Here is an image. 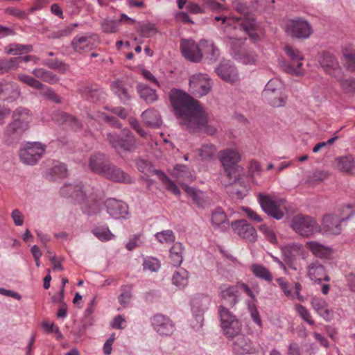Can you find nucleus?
Segmentation results:
<instances>
[{
	"mask_svg": "<svg viewBox=\"0 0 355 355\" xmlns=\"http://www.w3.org/2000/svg\"><path fill=\"white\" fill-rule=\"evenodd\" d=\"M168 96L176 116L182 119L180 125L185 130L209 135L216 133V129L208 124L207 114L199 101L180 89H171Z\"/></svg>",
	"mask_w": 355,
	"mask_h": 355,
	"instance_id": "nucleus-1",
	"label": "nucleus"
},
{
	"mask_svg": "<svg viewBox=\"0 0 355 355\" xmlns=\"http://www.w3.org/2000/svg\"><path fill=\"white\" fill-rule=\"evenodd\" d=\"M28 117V111L25 108L18 107L12 112V121L3 130L4 144L12 146L19 142L24 133L29 128Z\"/></svg>",
	"mask_w": 355,
	"mask_h": 355,
	"instance_id": "nucleus-2",
	"label": "nucleus"
},
{
	"mask_svg": "<svg viewBox=\"0 0 355 355\" xmlns=\"http://www.w3.org/2000/svg\"><path fill=\"white\" fill-rule=\"evenodd\" d=\"M106 140L119 154L120 150L125 153H135L139 146L136 137L128 129H123L121 135L109 132L106 135Z\"/></svg>",
	"mask_w": 355,
	"mask_h": 355,
	"instance_id": "nucleus-3",
	"label": "nucleus"
},
{
	"mask_svg": "<svg viewBox=\"0 0 355 355\" xmlns=\"http://www.w3.org/2000/svg\"><path fill=\"white\" fill-rule=\"evenodd\" d=\"M218 315L220 321V327L224 336L227 338L229 340L233 339L235 336L241 333L242 324L241 322L227 308L220 306Z\"/></svg>",
	"mask_w": 355,
	"mask_h": 355,
	"instance_id": "nucleus-4",
	"label": "nucleus"
},
{
	"mask_svg": "<svg viewBox=\"0 0 355 355\" xmlns=\"http://www.w3.org/2000/svg\"><path fill=\"white\" fill-rule=\"evenodd\" d=\"M219 159L226 177H236L241 174L243 168L238 165L241 155L237 150L230 148L221 150Z\"/></svg>",
	"mask_w": 355,
	"mask_h": 355,
	"instance_id": "nucleus-5",
	"label": "nucleus"
},
{
	"mask_svg": "<svg viewBox=\"0 0 355 355\" xmlns=\"http://www.w3.org/2000/svg\"><path fill=\"white\" fill-rule=\"evenodd\" d=\"M291 227L296 233L304 237L321 232L320 226L313 218L302 214L293 218Z\"/></svg>",
	"mask_w": 355,
	"mask_h": 355,
	"instance_id": "nucleus-6",
	"label": "nucleus"
},
{
	"mask_svg": "<svg viewBox=\"0 0 355 355\" xmlns=\"http://www.w3.org/2000/svg\"><path fill=\"white\" fill-rule=\"evenodd\" d=\"M229 180L224 181L226 192L234 200H241L248 194L249 188L241 174L236 177H227Z\"/></svg>",
	"mask_w": 355,
	"mask_h": 355,
	"instance_id": "nucleus-7",
	"label": "nucleus"
},
{
	"mask_svg": "<svg viewBox=\"0 0 355 355\" xmlns=\"http://www.w3.org/2000/svg\"><path fill=\"white\" fill-rule=\"evenodd\" d=\"M258 201L262 210L269 216L276 220L282 219L284 214L279 207L282 200H277L275 196L269 194L259 193Z\"/></svg>",
	"mask_w": 355,
	"mask_h": 355,
	"instance_id": "nucleus-8",
	"label": "nucleus"
},
{
	"mask_svg": "<svg viewBox=\"0 0 355 355\" xmlns=\"http://www.w3.org/2000/svg\"><path fill=\"white\" fill-rule=\"evenodd\" d=\"M282 83L275 78L270 79L263 90L265 97L273 107H282L286 103V96L282 93Z\"/></svg>",
	"mask_w": 355,
	"mask_h": 355,
	"instance_id": "nucleus-9",
	"label": "nucleus"
},
{
	"mask_svg": "<svg viewBox=\"0 0 355 355\" xmlns=\"http://www.w3.org/2000/svg\"><path fill=\"white\" fill-rule=\"evenodd\" d=\"M286 30L292 37L297 39H306L313 33L311 24L301 17H296L288 21Z\"/></svg>",
	"mask_w": 355,
	"mask_h": 355,
	"instance_id": "nucleus-10",
	"label": "nucleus"
},
{
	"mask_svg": "<svg viewBox=\"0 0 355 355\" xmlns=\"http://www.w3.org/2000/svg\"><path fill=\"white\" fill-rule=\"evenodd\" d=\"M45 146L40 142H28L26 146L20 150L19 157L27 165L36 164L45 151Z\"/></svg>",
	"mask_w": 355,
	"mask_h": 355,
	"instance_id": "nucleus-11",
	"label": "nucleus"
},
{
	"mask_svg": "<svg viewBox=\"0 0 355 355\" xmlns=\"http://www.w3.org/2000/svg\"><path fill=\"white\" fill-rule=\"evenodd\" d=\"M320 67L329 74L341 80L343 77L342 69L335 56L329 53L323 52L318 58Z\"/></svg>",
	"mask_w": 355,
	"mask_h": 355,
	"instance_id": "nucleus-12",
	"label": "nucleus"
},
{
	"mask_svg": "<svg viewBox=\"0 0 355 355\" xmlns=\"http://www.w3.org/2000/svg\"><path fill=\"white\" fill-rule=\"evenodd\" d=\"M182 55L187 60L193 62H199L202 60L200 43L196 44L191 39H182L180 44Z\"/></svg>",
	"mask_w": 355,
	"mask_h": 355,
	"instance_id": "nucleus-13",
	"label": "nucleus"
},
{
	"mask_svg": "<svg viewBox=\"0 0 355 355\" xmlns=\"http://www.w3.org/2000/svg\"><path fill=\"white\" fill-rule=\"evenodd\" d=\"M211 299L207 295H197L191 300V310L198 327H202L204 320L203 314L209 309Z\"/></svg>",
	"mask_w": 355,
	"mask_h": 355,
	"instance_id": "nucleus-14",
	"label": "nucleus"
},
{
	"mask_svg": "<svg viewBox=\"0 0 355 355\" xmlns=\"http://www.w3.org/2000/svg\"><path fill=\"white\" fill-rule=\"evenodd\" d=\"M353 214L354 212L352 211L347 217L342 218L334 214L325 215L322 220L321 231L335 235L340 234L342 230L341 223L349 219Z\"/></svg>",
	"mask_w": 355,
	"mask_h": 355,
	"instance_id": "nucleus-15",
	"label": "nucleus"
},
{
	"mask_svg": "<svg viewBox=\"0 0 355 355\" xmlns=\"http://www.w3.org/2000/svg\"><path fill=\"white\" fill-rule=\"evenodd\" d=\"M211 89L208 78L202 73L195 74L189 78V91L193 95L200 97L206 95Z\"/></svg>",
	"mask_w": 355,
	"mask_h": 355,
	"instance_id": "nucleus-16",
	"label": "nucleus"
},
{
	"mask_svg": "<svg viewBox=\"0 0 355 355\" xmlns=\"http://www.w3.org/2000/svg\"><path fill=\"white\" fill-rule=\"evenodd\" d=\"M232 230L241 238L254 243L257 241V234L256 229L245 220H238L231 223Z\"/></svg>",
	"mask_w": 355,
	"mask_h": 355,
	"instance_id": "nucleus-17",
	"label": "nucleus"
},
{
	"mask_svg": "<svg viewBox=\"0 0 355 355\" xmlns=\"http://www.w3.org/2000/svg\"><path fill=\"white\" fill-rule=\"evenodd\" d=\"M101 176L114 182L130 184L133 182L129 174L111 162L106 166Z\"/></svg>",
	"mask_w": 355,
	"mask_h": 355,
	"instance_id": "nucleus-18",
	"label": "nucleus"
},
{
	"mask_svg": "<svg viewBox=\"0 0 355 355\" xmlns=\"http://www.w3.org/2000/svg\"><path fill=\"white\" fill-rule=\"evenodd\" d=\"M107 214L114 218H124L128 214V207L123 201L108 198L105 202Z\"/></svg>",
	"mask_w": 355,
	"mask_h": 355,
	"instance_id": "nucleus-19",
	"label": "nucleus"
},
{
	"mask_svg": "<svg viewBox=\"0 0 355 355\" xmlns=\"http://www.w3.org/2000/svg\"><path fill=\"white\" fill-rule=\"evenodd\" d=\"M217 75L227 83H234L239 80V73L236 68L229 61L221 62L215 69Z\"/></svg>",
	"mask_w": 355,
	"mask_h": 355,
	"instance_id": "nucleus-20",
	"label": "nucleus"
},
{
	"mask_svg": "<svg viewBox=\"0 0 355 355\" xmlns=\"http://www.w3.org/2000/svg\"><path fill=\"white\" fill-rule=\"evenodd\" d=\"M151 324L154 329L160 335L169 336L174 331L172 321L162 314L155 315L151 319Z\"/></svg>",
	"mask_w": 355,
	"mask_h": 355,
	"instance_id": "nucleus-21",
	"label": "nucleus"
},
{
	"mask_svg": "<svg viewBox=\"0 0 355 355\" xmlns=\"http://www.w3.org/2000/svg\"><path fill=\"white\" fill-rule=\"evenodd\" d=\"M60 192L62 196L71 197L78 203L83 202L86 198V193L83 191V185L81 182H78L76 184H65L60 189Z\"/></svg>",
	"mask_w": 355,
	"mask_h": 355,
	"instance_id": "nucleus-22",
	"label": "nucleus"
},
{
	"mask_svg": "<svg viewBox=\"0 0 355 355\" xmlns=\"http://www.w3.org/2000/svg\"><path fill=\"white\" fill-rule=\"evenodd\" d=\"M232 340V348L236 353L243 355L255 352L256 349L251 340L241 333Z\"/></svg>",
	"mask_w": 355,
	"mask_h": 355,
	"instance_id": "nucleus-23",
	"label": "nucleus"
},
{
	"mask_svg": "<svg viewBox=\"0 0 355 355\" xmlns=\"http://www.w3.org/2000/svg\"><path fill=\"white\" fill-rule=\"evenodd\" d=\"M211 223L214 230L222 232L226 231L230 227L227 216L220 207H217L211 211Z\"/></svg>",
	"mask_w": 355,
	"mask_h": 355,
	"instance_id": "nucleus-24",
	"label": "nucleus"
},
{
	"mask_svg": "<svg viewBox=\"0 0 355 355\" xmlns=\"http://www.w3.org/2000/svg\"><path fill=\"white\" fill-rule=\"evenodd\" d=\"M110 162L105 154L97 153L90 156L89 167L92 172L102 175L106 166L108 165Z\"/></svg>",
	"mask_w": 355,
	"mask_h": 355,
	"instance_id": "nucleus-25",
	"label": "nucleus"
},
{
	"mask_svg": "<svg viewBox=\"0 0 355 355\" xmlns=\"http://www.w3.org/2000/svg\"><path fill=\"white\" fill-rule=\"evenodd\" d=\"M257 24L253 17H248L244 19H238L236 24H234L233 28L244 31L249 37L253 40H257L259 37L257 33L254 32Z\"/></svg>",
	"mask_w": 355,
	"mask_h": 355,
	"instance_id": "nucleus-26",
	"label": "nucleus"
},
{
	"mask_svg": "<svg viewBox=\"0 0 355 355\" xmlns=\"http://www.w3.org/2000/svg\"><path fill=\"white\" fill-rule=\"evenodd\" d=\"M220 295L222 299L230 307L234 306L239 301V294L237 287L234 286L222 285L220 286Z\"/></svg>",
	"mask_w": 355,
	"mask_h": 355,
	"instance_id": "nucleus-27",
	"label": "nucleus"
},
{
	"mask_svg": "<svg viewBox=\"0 0 355 355\" xmlns=\"http://www.w3.org/2000/svg\"><path fill=\"white\" fill-rule=\"evenodd\" d=\"M284 49L288 56H289L293 61L297 62L296 66H294V64L285 63L284 70L289 73L297 74V69H300L302 65V63L300 62L303 59L301 53L298 49H294L288 45L286 46Z\"/></svg>",
	"mask_w": 355,
	"mask_h": 355,
	"instance_id": "nucleus-28",
	"label": "nucleus"
},
{
	"mask_svg": "<svg viewBox=\"0 0 355 355\" xmlns=\"http://www.w3.org/2000/svg\"><path fill=\"white\" fill-rule=\"evenodd\" d=\"M200 46L202 57L205 55V58L211 62H214L218 59L220 51L214 42L202 40H200Z\"/></svg>",
	"mask_w": 355,
	"mask_h": 355,
	"instance_id": "nucleus-29",
	"label": "nucleus"
},
{
	"mask_svg": "<svg viewBox=\"0 0 355 355\" xmlns=\"http://www.w3.org/2000/svg\"><path fill=\"white\" fill-rule=\"evenodd\" d=\"M79 93L87 100L96 102L103 97V92L98 87H93L91 85H83L79 89Z\"/></svg>",
	"mask_w": 355,
	"mask_h": 355,
	"instance_id": "nucleus-30",
	"label": "nucleus"
},
{
	"mask_svg": "<svg viewBox=\"0 0 355 355\" xmlns=\"http://www.w3.org/2000/svg\"><path fill=\"white\" fill-rule=\"evenodd\" d=\"M144 123L150 128H157L162 124V119L159 112L154 109H148L141 115Z\"/></svg>",
	"mask_w": 355,
	"mask_h": 355,
	"instance_id": "nucleus-31",
	"label": "nucleus"
},
{
	"mask_svg": "<svg viewBox=\"0 0 355 355\" xmlns=\"http://www.w3.org/2000/svg\"><path fill=\"white\" fill-rule=\"evenodd\" d=\"M311 305L315 311L322 316L325 320H331L330 311L327 307L326 301L320 297H313L311 299Z\"/></svg>",
	"mask_w": 355,
	"mask_h": 355,
	"instance_id": "nucleus-32",
	"label": "nucleus"
},
{
	"mask_svg": "<svg viewBox=\"0 0 355 355\" xmlns=\"http://www.w3.org/2000/svg\"><path fill=\"white\" fill-rule=\"evenodd\" d=\"M187 194L192 199L193 203L198 208L204 209L207 205V202L203 196V193L194 187L185 185L183 187Z\"/></svg>",
	"mask_w": 355,
	"mask_h": 355,
	"instance_id": "nucleus-33",
	"label": "nucleus"
},
{
	"mask_svg": "<svg viewBox=\"0 0 355 355\" xmlns=\"http://www.w3.org/2000/svg\"><path fill=\"white\" fill-rule=\"evenodd\" d=\"M306 248L315 256L320 258H325L330 255L329 248L317 241L306 242Z\"/></svg>",
	"mask_w": 355,
	"mask_h": 355,
	"instance_id": "nucleus-34",
	"label": "nucleus"
},
{
	"mask_svg": "<svg viewBox=\"0 0 355 355\" xmlns=\"http://www.w3.org/2000/svg\"><path fill=\"white\" fill-rule=\"evenodd\" d=\"M325 274L324 266L318 261L312 263L309 266L308 276L312 281L320 284L322 281V276Z\"/></svg>",
	"mask_w": 355,
	"mask_h": 355,
	"instance_id": "nucleus-35",
	"label": "nucleus"
},
{
	"mask_svg": "<svg viewBox=\"0 0 355 355\" xmlns=\"http://www.w3.org/2000/svg\"><path fill=\"white\" fill-rule=\"evenodd\" d=\"M137 91L140 97L147 103H152L157 100L156 90L146 85H138Z\"/></svg>",
	"mask_w": 355,
	"mask_h": 355,
	"instance_id": "nucleus-36",
	"label": "nucleus"
},
{
	"mask_svg": "<svg viewBox=\"0 0 355 355\" xmlns=\"http://www.w3.org/2000/svg\"><path fill=\"white\" fill-rule=\"evenodd\" d=\"M184 248L181 243H175L170 249V258L173 266L178 267L183 261L182 252Z\"/></svg>",
	"mask_w": 355,
	"mask_h": 355,
	"instance_id": "nucleus-37",
	"label": "nucleus"
},
{
	"mask_svg": "<svg viewBox=\"0 0 355 355\" xmlns=\"http://www.w3.org/2000/svg\"><path fill=\"white\" fill-rule=\"evenodd\" d=\"M112 87L114 89V93L124 104L130 101V95L122 81L116 80L113 82L112 83Z\"/></svg>",
	"mask_w": 355,
	"mask_h": 355,
	"instance_id": "nucleus-38",
	"label": "nucleus"
},
{
	"mask_svg": "<svg viewBox=\"0 0 355 355\" xmlns=\"http://www.w3.org/2000/svg\"><path fill=\"white\" fill-rule=\"evenodd\" d=\"M234 58L245 64H254L257 61V55L253 51L234 52Z\"/></svg>",
	"mask_w": 355,
	"mask_h": 355,
	"instance_id": "nucleus-39",
	"label": "nucleus"
},
{
	"mask_svg": "<svg viewBox=\"0 0 355 355\" xmlns=\"http://www.w3.org/2000/svg\"><path fill=\"white\" fill-rule=\"evenodd\" d=\"M189 272L186 270L181 268L175 272L172 277L173 284L178 287L184 288L188 284Z\"/></svg>",
	"mask_w": 355,
	"mask_h": 355,
	"instance_id": "nucleus-40",
	"label": "nucleus"
},
{
	"mask_svg": "<svg viewBox=\"0 0 355 355\" xmlns=\"http://www.w3.org/2000/svg\"><path fill=\"white\" fill-rule=\"evenodd\" d=\"M92 233L101 241H107L114 238V235L110 232L106 225L96 227Z\"/></svg>",
	"mask_w": 355,
	"mask_h": 355,
	"instance_id": "nucleus-41",
	"label": "nucleus"
},
{
	"mask_svg": "<svg viewBox=\"0 0 355 355\" xmlns=\"http://www.w3.org/2000/svg\"><path fill=\"white\" fill-rule=\"evenodd\" d=\"M252 271L258 278L270 282L272 279L270 272L264 266L259 264H252Z\"/></svg>",
	"mask_w": 355,
	"mask_h": 355,
	"instance_id": "nucleus-42",
	"label": "nucleus"
},
{
	"mask_svg": "<svg viewBox=\"0 0 355 355\" xmlns=\"http://www.w3.org/2000/svg\"><path fill=\"white\" fill-rule=\"evenodd\" d=\"M137 33L144 37H150L155 35L157 33V29L155 24L151 23L148 24H139L137 28Z\"/></svg>",
	"mask_w": 355,
	"mask_h": 355,
	"instance_id": "nucleus-43",
	"label": "nucleus"
},
{
	"mask_svg": "<svg viewBox=\"0 0 355 355\" xmlns=\"http://www.w3.org/2000/svg\"><path fill=\"white\" fill-rule=\"evenodd\" d=\"M33 51V46L31 44H10L9 49L6 51L8 55H21L26 53H29Z\"/></svg>",
	"mask_w": 355,
	"mask_h": 355,
	"instance_id": "nucleus-44",
	"label": "nucleus"
},
{
	"mask_svg": "<svg viewBox=\"0 0 355 355\" xmlns=\"http://www.w3.org/2000/svg\"><path fill=\"white\" fill-rule=\"evenodd\" d=\"M19 64V58H12L9 59L0 60V71L1 73L8 72L18 68Z\"/></svg>",
	"mask_w": 355,
	"mask_h": 355,
	"instance_id": "nucleus-45",
	"label": "nucleus"
},
{
	"mask_svg": "<svg viewBox=\"0 0 355 355\" xmlns=\"http://www.w3.org/2000/svg\"><path fill=\"white\" fill-rule=\"evenodd\" d=\"M43 64L51 69L57 70L62 73L67 71L69 69V64L58 59L46 60L43 62Z\"/></svg>",
	"mask_w": 355,
	"mask_h": 355,
	"instance_id": "nucleus-46",
	"label": "nucleus"
},
{
	"mask_svg": "<svg viewBox=\"0 0 355 355\" xmlns=\"http://www.w3.org/2000/svg\"><path fill=\"white\" fill-rule=\"evenodd\" d=\"M233 6L236 11H238L239 12L243 15V17H234L233 19V20L234 21L233 26L234 24H236L238 19H244L248 17H252V15H249L250 9L245 3L239 0H236L233 3ZM227 24L230 26L232 25V24H230V22H228Z\"/></svg>",
	"mask_w": 355,
	"mask_h": 355,
	"instance_id": "nucleus-47",
	"label": "nucleus"
},
{
	"mask_svg": "<svg viewBox=\"0 0 355 355\" xmlns=\"http://www.w3.org/2000/svg\"><path fill=\"white\" fill-rule=\"evenodd\" d=\"M198 150L202 160H210L214 157L216 148L211 144H203Z\"/></svg>",
	"mask_w": 355,
	"mask_h": 355,
	"instance_id": "nucleus-48",
	"label": "nucleus"
},
{
	"mask_svg": "<svg viewBox=\"0 0 355 355\" xmlns=\"http://www.w3.org/2000/svg\"><path fill=\"white\" fill-rule=\"evenodd\" d=\"M18 79L21 82H22L35 89H42L44 87V85H43L41 82L38 81L35 78H33L31 76H28V75L19 74L18 76Z\"/></svg>",
	"mask_w": 355,
	"mask_h": 355,
	"instance_id": "nucleus-49",
	"label": "nucleus"
},
{
	"mask_svg": "<svg viewBox=\"0 0 355 355\" xmlns=\"http://www.w3.org/2000/svg\"><path fill=\"white\" fill-rule=\"evenodd\" d=\"M89 44V41L88 37L85 36L75 37L71 42L73 49L77 52H80L81 51L85 49L87 47H88Z\"/></svg>",
	"mask_w": 355,
	"mask_h": 355,
	"instance_id": "nucleus-50",
	"label": "nucleus"
},
{
	"mask_svg": "<svg viewBox=\"0 0 355 355\" xmlns=\"http://www.w3.org/2000/svg\"><path fill=\"white\" fill-rule=\"evenodd\" d=\"M67 167L64 164H59L53 166L49 171V175L51 179L54 177L62 178L67 176Z\"/></svg>",
	"mask_w": 355,
	"mask_h": 355,
	"instance_id": "nucleus-51",
	"label": "nucleus"
},
{
	"mask_svg": "<svg viewBox=\"0 0 355 355\" xmlns=\"http://www.w3.org/2000/svg\"><path fill=\"white\" fill-rule=\"evenodd\" d=\"M131 288L129 286H122L121 293L119 296V302L123 307H127L132 298Z\"/></svg>",
	"mask_w": 355,
	"mask_h": 355,
	"instance_id": "nucleus-52",
	"label": "nucleus"
},
{
	"mask_svg": "<svg viewBox=\"0 0 355 355\" xmlns=\"http://www.w3.org/2000/svg\"><path fill=\"white\" fill-rule=\"evenodd\" d=\"M119 21L114 19H104L101 23L103 31L106 33H116L118 31Z\"/></svg>",
	"mask_w": 355,
	"mask_h": 355,
	"instance_id": "nucleus-53",
	"label": "nucleus"
},
{
	"mask_svg": "<svg viewBox=\"0 0 355 355\" xmlns=\"http://www.w3.org/2000/svg\"><path fill=\"white\" fill-rule=\"evenodd\" d=\"M202 6L205 9H208L211 11L220 12L221 10H224L225 6L216 1V0H201Z\"/></svg>",
	"mask_w": 355,
	"mask_h": 355,
	"instance_id": "nucleus-54",
	"label": "nucleus"
},
{
	"mask_svg": "<svg viewBox=\"0 0 355 355\" xmlns=\"http://www.w3.org/2000/svg\"><path fill=\"white\" fill-rule=\"evenodd\" d=\"M156 239L159 241V242L163 243H171L173 242L175 239V236L172 230H164L160 232H157L155 234Z\"/></svg>",
	"mask_w": 355,
	"mask_h": 355,
	"instance_id": "nucleus-55",
	"label": "nucleus"
},
{
	"mask_svg": "<svg viewBox=\"0 0 355 355\" xmlns=\"http://www.w3.org/2000/svg\"><path fill=\"white\" fill-rule=\"evenodd\" d=\"M277 282L286 297L294 298V294L292 291L293 286L291 284L283 277L277 278Z\"/></svg>",
	"mask_w": 355,
	"mask_h": 355,
	"instance_id": "nucleus-56",
	"label": "nucleus"
},
{
	"mask_svg": "<svg viewBox=\"0 0 355 355\" xmlns=\"http://www.w3.org/2000/svg\"><path fill=\"white\" fill-rule=\"evenodd\" d=\"M354 164L352 159L349 157H343L338 159V166L340 170L349 171Z\"/></svg>",
	"mask_w": 355,
	"mask_h": 355,
	"instance_id": "nucleus-57",
	"label": "nucleus"
},
{
	"mask_svg": "<svg viewBox=\"0 0 355 355\" xmlns=\"http://www.w3.org/2000/svg\"><path fill=\"white\" fill-rule=\"evenodd\" d=\"M128 122L131 128H133L140 137L143 138L147 137L148 133L141 128L137 119L130 117L128 119Z\"/></svg>",
	"mask_w": 355,
	"mask_h": 355,
	"instance_id": "nucleus-58",
	"label": "nucleus"
},
{
	"mask_svg": "<svg viewBox=\"0 0 355 355\" xmlns=\"http://www.w3.org/2000/svg\"><path fill=\"white\" fill-rule=\"evenodd\" d=\"M42 96L45 98L55 103H61L62 101L60 97L55 92V91L49 87H47L44 92L41 93Z\"/></svg>",
	"mask_w": 355,
	"mask_h": 355,
	"instance_id": "nucleus-59",
	"label": "nucleus"
},
{
	"mask_svg": "<svg viewBox=\"0 0 355 355\" xmlns=\"http://www.w3.org/2000/svg\"><path fill=\"white\" fill-rule=\"evenodd\" d=\"M144 270H148L152 272H156L160 268V263L158 259L155 258H151L146 259L144 261L143 263Z\"/></svg>",
	"mask_w": 355,
	"mask_h": 355,
	"instance_id": "nucleus-60",
	"label": "nucleus"
},
{
	"mask_svg": "<svg viewBox=\"0 0 355 355\" xmlns=\"http://www.w3.org/2000/svg\"><path fill=\"white\" fill-rule=\"evenodd\" d=\"M259 230L266 235V239L271 243H277V237H276L275 233L266 225H260Z\"/></svg>",
	"mask_w": 355,
	"mask_h": 355,
	"instance_id": "nucleus-61",
	"label": "nucleus"
},
{
	"mask_svg": "<svg viewBox=\"0 0 355 355\" xmlns=\"http://www.w3.org/2000/svg\"><path fill=\"white\" fill-rule=\"evenodd\" d=\"M345 65L347 70L355 71V55L352 53H345Z\"/></svg>",
	"mask_w": 355,
	"mask_h": 355,
	"instance_id": "nucleus-62",
	"label": "nucleus"
},
{
	"mask_svg": "<svg viewBox=\"0 0 355 355\" xmlns=\"http://www.w3.org/2000/svg\"><path fill=\"white\" fill-rule=\"evenodd\" d=\"M341 87L345 93L354 94L355 93V80H343L341 81Z\"/></svg>",
	"mask_w": 355,
	"mask_h": 355,
	"instance_id": "nucleus-63",
	"label": "nucleus"
},
{
	"mask_svg": "<svg viewBox=\"0 0 355 355\" xmlns=\"http://www.w3.org/2000/svg\"><path fill=\"white\" fill-rule=\"evenodd\" d=\"M298 312L300 315L309 324L313 325L314 321L312 320L309 311L303 306L300 305L298 307Z\"/></svg>",
	"mask_w": 355,
	"mask_h": 355,
	"instance_id": "nucleus-64",
	"label": "nucleus"
}]
</instances>
